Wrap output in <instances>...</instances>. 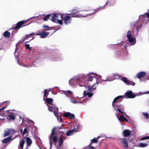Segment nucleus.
Returning <instances> with one entry per match:
<instances>
[{"instance_id": "17", "label": "nucleus", "mask_w": 149, "mask_h": 149, "mask_svg": "<svg viewBox=\"0 0 149 149\" xmlns=\"http://www.w3.org/2000/svg\"><path fill=\"white\" fill-rule=\"evenodd\" d=\"M7 118L9 121H10L11 120H14L15 119V117L14 115L13 114L8 115Z\"/></svg>"}, {"instance_id": "25", "label": "nucleus", "mask_w": 149, "mask_h": 149, "mask_svg": "<svg viewBox=\"0 0 149 149\" xmlns=\"http://www.w3.org/2000/svg\"><path fill=\"white\" fill-rule=\"evenodd\" d=\"M35 33H31L30 34H29V35H26V36L24 38L23 40L22 41V42L24 40H26L27 39L29 38V36L31 35H35Z\"/></svg>"}, {"instance_id": "26", "label": "nucleus", "mask_w": 149, "mask_h": 149, "mask_svg": "<svg viewBox=\"0 0 149 149\" xmlns=\"http://www.w3.org/2000/svg\"><path fill=\"white\" fill-rule=\"evenodd\" d=\"M148 144L146 143H140L139 146L140 147L144 148L148 146Z\"/></svg>"}, {"instance_id": "59", "label": "nucleus", "mask_w": 149, "mask_h": 149, "mask_svg": "<svg viewBox=\"0 0 149 149\" xmlns=\"http://www.w3.org/2000/svg\"><path fill=\"white\" fill-rule=\"evenodd\" d=\"M28 149L27 148H26V149Z\"/></svg>"}, {"instance_id": "1", "label": "nucleus", "mask_w": 149, "mask_h": 149, "mask_svg": "<svg viewBox=\"0 0 149 149\" xmlns=\"http://www.w3.org/2000/svg\"><path fill=\"white\" fill-rule=\"evenodd\" d=\"M124 97V96L122 95L116 97L112 102V106L118 112L119 114V113H121L120 115V118H119L117 115L116 116L118 120L120 121H127V119L124 116V115H125L127 116H128L126 114L125 112H124V110L120 109L119 106L120 105L118 106L117 104V103L122 101L123 98Z\"/></svg>"}, {"instance_id": "15", "label": "nucleus", "mask_w": 149, "mask_h": 149, "mask_svg": "<svg viewBox=\"0 0 149 149\" xmlns=\"http://www.w3.org/2000/svg\"><path fill=\"white\" fill-rule=\"evenodd\" d=\"M45 101L48 104H49V105L47 104V105H48L49 106H52V105H54V104H52V103L53 102V100L51 98H47Z\"/></svg>"}, {"instance_id": "53", "label": "nucleus", "mask_w": 149, "mask_h": 149, "mask_svg": "<svg viewBox=\"0 0 149 149\" xmlns=\"http://www.w3.org/2000/svg\"><path fill=\"white\" fill-rule=\"evenodd\" d=\"M95 84V85H96V84H97V85H98V83H97V82H96V83Z\"/></svg>"}, {"instance_id": "33", "label": "nucleus", "mask_w": 149, "mask_h": 149, "mask_svg": "<svg viewBox=\"0 0 149 149\" xmlns=\"http://www.w3.org/2000/svg\"><path fill=\"white\" fill-rule=\"evenodd\" d=\"M78 84L80 86H84L85 85L84 83L81 81H79Z\"/></svg>"}, {"instance_id": "31", "label": "nucleus", "mask_w": 149, "mask_h": 149, "mask_svg": "<svg viewBox=\"0 0 149 149\" xmlns=\"http://www.w3.org/2000/svg\"><path fill=\"white\" fill-rule=\"evenodd\" d=\"M142 114L145 118L147 119L148 118V114L147 113L143 112Z\"/></svg>"}, {"instance_id": "57", "label": "nucleus", "mask_w": 149, "mask_h": 149, "mask_svg": "<svg viewBox=\"0 0 149 149\" xmlns=\"http://www.w3.org/2000/svg\"><path fill=\"white\" fill-rule=\"evenodd\" d=\"M17 49V47H16V49H15V51H16V50ZM15 52H16V51H15Z\"/></svg>"}, {"instance_id": "22", "label": "nucleus", "mask_w": 149, "mask_h": 149, "mask_svg": "<svg viewBox=\"0 0 149 149\" xmlns=\"http://www.w3.org/2000/svg\"><path fill=\"white\" fill-rule=\"evenodd\" d=\"M83 95L84 96H86L87 95L88 97H91L92 96L93 93L89 92H87L86 91H84L83 93Z\"/></svg>"}, {"instance_id": "24", "label": "nucleus", "mask_w": 149, "mask_h": 149, "mask_svg": "<svg viewBox=\"0 0 149 149\" xmlns=\"http://www.w3.org/2000/svg\"><path fill=\"white\" fill-rule=\"evenodd\" d=\"M25 141L24 140H22L20 141L19 142V146L22 149H23V146L25 143Z\"/></svg>"}, {"instance_id": "55", "label": "nucleus", "mask_w": 149, "mask_h": 149, "mask_svg": "<svg viewBox=\"0 0 149 149\" xmlns=\"http://www.w3.org/2000/svg\"><path fill=\"white\" fill-rule=\"evenodd\" d=\"M149 93V91L147 92L146 93Z\"/></svg>"}, {"instance_id": "23", "label": "nucleus", "mask_w": 149, "mask_h": 149, "mask_svg": "<svg viewBox=\"0 0 149 149\" xmlns=\"http://www.w3.org/2000/svg\"><path fill=\"white\" fill-rule=\"evenodd\" d=\"M76 131L74 130H72L67 132L66 134L67 136H69L73 134L74 132H75Z\"/></svg>"}, {"instance_id": "21", "label": "nucleus", "mask_w": 149, "mask_h": 149, "mask_svg": "<svg viewBox=\"0 0 149 149\" xmlns=\"http://www.w3.org/2000/svg\"><path fill=\"white\" fill-rule=\"evenodd\" d=\"M26 141L27 147L30 146L32 143V140L31 139L27 137L26 138Z\"/></svg>"}, {"instance_id": "45", "label": "nucleus", "mask_w": 149, "mask_h": 149, "mask_svg": "<svg viewBox=\"0 0 149 149\" xmlns=\"http://www.w3.org/2000/svg\"><path fill=\"white\" fill-rule=\"evenodd\" d=\"M18 64H19V65H20L24 66V67H29L30 66L29 65H28L27 66H25L24 65L23 63L20 64L19 63V62L18 61Z\"/></svg>"}, {"instance_id": "40", "label": "nucleus", "mask_w": 149, "mask_h": 149, "mask_svg": "<svg viewBox=\"0 0 149 149\" xmlns=\"http://www.w3.org/2000/svg\"><path fill=\"white\" fill-rule=\"evenodd\" d=\"M25 45L27 49H29V50H31V48L30 47V45L29 44H25Z\"/></svg>"}, {"instance_id": "3", "label": "nucleus", "mask_w": 149, "mask_h": 149, "mask_svg": "<svg viewBox=\"0 0 149 149\" xmlns=\"http://www.w3.org/2000/svg\"><path fill=\"white\" fill-rule=\"evenodd\" d=\"M99 76L100 77V79H97V78H96L97 81H98L99 82H100L101 81H113L114 79H118L120 77L119 75L118 74H116L113 75V76L112 77H108L106 79L103 80L102 79V76H101L99 75Z\"/></svg>"}, {"instance_id": "44", "label": "nucleus", "mask_w": 149, "mask_h": 149, "mask_svg": "<svg viewBox=\"0 0 149 149\" xmlns=\"http://www.w3.org/2000/svg\"><path fill=\"white\" fill-rule=\"evenodd\" d=\"M97 139L94 138L91 140V141L93 143H96L97 142Z\"/></svg>"}, {"instance_id": "13", "label": "nucleus", "mask_w": 149, "mask_h": 149, "mask_svg": "<svg viewBox=\"0 0 149 149\" xmlns=\"http://www.w3.org/2000/svg\"><path fill=\"white\" fill-rule=\"evenodd\" d=\"M64 116L65 117H68L71 119H73L74 117V116L73 114L69 112L65 113L64 114Z\"/></svg>"}, {"instance_id": "49", "label": "nucleus", "mask_w": 149, "mask_h": 149, "mask_svg": "<svg viewBox=\"0 0 149 149\" xmlns=\"http://www.w3.org/2000/svg\"><path fill=\"white\" fill-rule=\"evenodd\" d=\"M41 34H42V33H39L37 34L36 35H38V36L40 35V36H41Z\"/></svg>"}, {"instance_id": "14", "label": "nucleus", "mask_w": 149, "mask_h": 149, "mask_svg": "<svg viewBox=\"0 0 149 149\" xmlns=\"http://www.w3.org/2000/svg\"><path fill=\"white\" fill-rule=\"evenodd\" d=\"M146 75V72H141L138 73L136 74L137 77L140 78L145 76Z\"/></svg>"}, {"instance_id": "54", "label": "nucleus", "mask_w": 149, "mask_h": 149, "mask_svg": "<svg viewBox=\"0 0 149 149\" xmlns=\"http://www.w3.org/2000/svg\"><path fill=\"white\" fill-rule=\"evenodd\" d=\"M17 44H16V47H17Z\"/></svg>"}, {"instance_id": "48", "label": "nucleus", "mask_w": 149, "mask_h": 149, "mask_svg": "<svg viewBox=\"0 0 149 149\" xmlns=\"http://www.w3.org/2000/svg\"><path fill=\"white\" fill-rule=\"evenodd\" d=\"M6 107H3L1 109H0V111L1 110H3L4 109L6 108Z\"/></svg>"}, {"instance_id": "39", "label": "nucleus", "mask_w": 149, "mask_h": 149, "mask_svg": "<svg viewBox=\"0 0 149 149\" xmlns=\"http://www.w3.org/2000/svg\"><path fill=\"white\" fill-rule=\"evenodd\" d=\"M147 139H149V136H144L143 137H142L141 139V140H145Z\"/></svg>"}, {"instance_id": "51", "label": "nucleus", "mask_w": 149, "mask_h": 149, "mask_svg": "<svg viewBox=\"0 0 149 149\" xmlns=\"http://www.w3.org/2000/svg\"><path fill=\"white\" fill-rule=\"evenodd\" d=\"M34 39V38L33 37H32V39H31L30 40H32Z\"/></svg>"}, {"instance_id": "34", "label": "nucleus", "mask_w": 149, "mask_h": 149, "mask_svg": "<svg viewBox=\"0 0 149 149\" xmlns=\"http://www.w3.org/2000/svg\"><path fill=\"white\" fill-rule=\"evenodd\" d=\"M63 142V140L61 138H60L58 140V143L59 144V147H60L62 144Z\"/></svg>"}, {"instance_id": "50", "label": "nucleus", "mask_w": 149, "mask_h": 149, "mask_svg": "<svg viewBox=\"0 0 149 149\" xmlns=\"http://www.w3.org/2000/svg\"><path fill=\"white\" fill-rule=\"evenodd\" d=\"M59 59H54V58H53V59H52V60L53 61H54V60H58Z\"/></svg>"}, {"instance_id": "47", "label": "nucleus", "mask_w": 149, "mask_h": 149, "mask_svg": "<svg viewBox=\"0 0 149 149\" xmlns=\"http://www.w3.org/2000/svg\"><path fill=\"white\" fill-rule=\"evenodd\" d=\"M141 26L140 25L137 26L136 29L138 31H139V29L140 28Z\"/></svg>"}, {"instance_id": "46", "label": "nucleus", "mask_w": 149, "mask_h": 149, "mask_svg": "<svg viewBox=\"0 0 149 149\" xmlns=\"http://www.w3.org/2000/svg\"><path fill=\"white\" fill-rule=\"evenodd\" d=\"M43 27L46 29L49 28V27L48 26L45 25H43Z\"/></svg>"}, {"instance_id": "2", "label": "nucleus", "mask_w": 149, "mask_h": 149, "mask_svg": "<svg viewBox=\"0 0 149 149\" xmlns=\"http://www.w3.org/2000/svg\"><path fill=\"white\" fill-rule=\"evenodd\" d=\"M71 11L73 12L72 13L69 14H66L65 15H66L64 18V23L66 25L70 24L71 23L72 19L71 17H84L86 16H79L77 14V13L79 11L77 8H74Z\"/></svg>"}, {"instance_id": "32", "label": "nucleus", "mask_w": 149, "mask_h": 149, "mask_svg": "<svg viewBox=\"0 0 149 149\" xmlns=\"http://www.w3.org/2000/svg\"><path fill=\"white\" fill-rule=\"evenodd\" d=\"M75 81L73 79V78L72 79H70L69 81V83L70 85H73Z\"/></svg>"}, {"instance_id": "6", "label": "nucleus", "mask_w": 149, "mask_h": 149, "mask_svg": "<svg viewBox=\"0 0 149 149\" xmlns=\"http://www.w3.org/2000/svg\"><path fill=\"white\" fill-rule=\"evenodd\" d=\"M47 106L49 111L50 112H53L54 115L58 118V115L57 112L58 111V108L56 107L55 105H52V106L47 105Z\"/></svg>"}, {"instance_id": "37", "label": "nucleus", "mask_w": 149, "mask_h": 149, "mask_svg": "<svg viewBox=\"0 0 149 149\" xmlns=\"http://www.w3.org/2000/svg\"><path fill=\"white\" fill-rule=\"evenodd\" d=\"M70 101L72 103L74 104H76L77 103H79V102L76 101L75 100L72 98H70Z\"/></svg>"}, {"instance_id": "10", "label": "nucleus", "mask_w": 149, "mask_h": 149, "mask_svg": "<svg viewBox=\"0 0 149 149\" xmlns=\"http://www.w3.org/2000/svg\"><path fill=\"white\" fill-rule=\"evenodd\" d=\"M125 96L127 98H133L135 97V95L133 94L132 91H129L125 93Z\"/></svg>"}, {"instance_id": "28", "label": "nucleus", "mask_w": 149, "mask_h": 149, "mask_svg": "<svg viewBox=\"0 0 149 149\" xmlns=\"http://www.w3.org/2000/svg\"><path fill=\"white\" fill-rule=\"evenodd\" d=\"M51 15L49 14L46 15L43 18V20L45 21H47L48 19L50 17L51 18Z\"/></svg>"}, {"instance_id": "42", "label": "nucleus", "mask_w": 149, "mask_h": 149, "mask_svg": "<svg viewBox=\"0 0 149 149\" xmlns=\"http://www.w3.org/2000/svg\"><path fill=\"white\" fill-rule=\"evenodd\" d=\"M56 22H57L58 24L61 25H62L63 24L62 21L61 20H59L58 19L56 21Z\"/></svg>"}, {"instance_id": "11", "label": "nucleus", "mask_w": 149, "mask_h": 149, "mask_svg": "<svg viewBox=\"0 0 149 149\" xmlns=\"http://www.w3.org/2000/svg\"><path fill=\"white\" fill-rule=\"evenodd\" d=\"M25 23V21H21L18 22L16 24V26L13 27L14 29H18L22 27V25Z\"/></svg>"}, {"instance_id": "5", "label": "nucleus", "mask_w": 149, "mask_h": 149, "mask_svg": "<svg viewBox=\"0 0 149 149\" xmlns=\"http://www.w3.org/2000/svg\"><path fill=\"white\" fill-rule=\"evenodd\" d=\"M54 128L52 129V131L51 134L49 137L51 147L53 144L52 141H53L54 144L55 145H56L57 141V137L56 136H55L54 134Z\"/></svg>"}, {"instance_id": "38", "label": "nucleus", "mask_w": 149, "mask_h": 149, "mask_svg": "<svg viewBox=\"0 0 149 149\" xmlns=\"http://www.w3.org/2000/svg\"><path fill=\"white\" fill-rule=\"evenodd\" d=\"M142 16L143 17H145L146 16H147V17L148 18H149V13H146L144 14L143 15H140L139 16L140 17L141 16Z\"/></svg>"}, {"instance_id": "43", "label": "nucleus", "mask_w": 149, "mask_h": 149, "mask_svg": "<svg viewBox=\"0 0 149 149\" xmlns=\"http://www.w3.org/2000/svg\"><path fill=\"white\" fill-rule=\"evenodd\" d=\"M47 93V89L45 90V92L44 96V100H45L44 97H46V94Z\"/></svg>"}, {"instance_id": "18", "label": "nucleus", "mask_w": 149, "mask_h": 149, "mask_svg": "<svg viewBox=\"0 0 149 149\" xmlns=\"http://www.w3.org/2000/svg\"><path fill=\"white\" fill-rule=\"evenodd\" d=\"M49 32H43L42 33L40 38H44L47 37L49 34Z\"/></svg>"}, {"instance_id": "27", "label": "nucleus", "mask_w": 149, "mask_h": 149, "mask_svg": "<svg viewBox=\"0 0 149 149\" xmlns=\"http://www.w3.org/2000/svg\"><path fill=\"white\" fill-rule=\"evenodd\" d=\"M3 35L4 37L9 38L10 36V33L9 32L6 31L4 33Z\"/></svg>"}, {"instance_id": "29", "label": "nucleus", "mask_w": 149, "mask_h": 149, "mask_svg": "<svg viewBox=\"0 0 149 149\" xmlns=\"http://www.w3.org/2000/svg\"><path fill=\"white\" fill-rule=\"evenodd\" d=\"M27 129L26 128H25L24 129L23 131L22 129H21L20 132L22 133V135H24L25 134L27 133Z\"/></svg>"}, {"instance_id": "41", "label": "nucleus", "mask_w": 149, "mask_h": 149, "mask_svg": "<svg viewBox=\"0 0 149 149\" xmlns=\"http://www.w3.org/2000/svg\"><path fill=\"white\" fill-rule=\"evenodd\" d=\"M96 88V87H94V85L92 86L91 88L90 87H88V89L90 91L91 90H94Z\"/></svg>"}, {"instance_id": "35", "label": "nucleus", "mask_w": 149, "mask_h": 149, "mask_svg": "<svg viewBox=\"0 0 149 149\" xmlns=\"http://www.w3.org/2000/svg\"><path fill=\"white\" fill-rule=\"evenodd\" d=\"M64 93L65 95H67L68 97H69V96L67 95V94H71L72 93V92L71 91H64Z\"/></svg>"}, {"instance_id": "12", "label": "nucleus", "mask_w": 149, "mask_h": 149, "mask_svg": "<svg viewBox=\"0 0 149 149\" xmlns=\"http://www.w3.org/2000/svg\"><path fill=\"white\" fill-rule=\"evenodd\" d=\"M84 77V74H80L74 77L73 79L76 82L79 81L81 79H83Z\"/></svg>"}, {"instance_id": "52", "label": "nucleus", "mask_w": 149, "mask_h": 149, "mask_svg": "<svg viewBox=\"0 0 149 149\" xmlns=\"http://www.w3.org/2000/svg\"><path fill=\"white\" fill-rule=\"evenodd\" d=\"M103 7H99V9H100L101 8H102Z\"/></svg>"}, {"instance_id": "7", "label": "nucleus", "mask_w": 149, "mask_h": 149, "mask_svg": "<svg viewBox=\"0 0 149 149\" xmlns=\"http://www.w3.org/2000/svg\"><path fill=\"white\" fill-rule=\"evenodd\" d=\"M63 15L61 14L57 13L53 14L51 15L50 19L54 22H56V21L59 18V17H60L62 19H63Z\"/></svg>"}, {"instance_id": "20", "label": "nucleus", "mask_w": 149, "mask_h": 149, "mask_svg": "<svg viewBox=\"0 0 149 149\" xmlns=\"http://www.w3.org/2000/svg\"><path fill=\"white\" fill-rule=\"evenodd\" d=\"M121 143L124 145V147L126 148L127 149L128 148V143L127 141L126 140H124L123 141H121Z\"/></svg>"}, {"instance_id": "19", "label": "nucleus", "mask_w": 149, "mask_h": 149, "mask_svg": "<svg viewBox=\"0 0 149 149\" xmlns=\"http://www.w3.org/2000/svg\"><path fill=\"white\" fill-rule=\"evenodd\" d=\"M12 140L11 137L10 136L3 139L2 142L3 143H6Z\"/></svg>"}, {"instance_id": "9", "label": "nucleus", "mask_w": 149, "mask_h": 149, "mask_svg": "<svg viewBox=\"0 0 149 149\" xmlns=\"http://www.w3.org/2000/svg\"><path fill=\"white\" fill-rule=\"evenodd\" d=\"M122 80L127 85H131L132 86H134L135 83L132 81H129L126 77H124L122 78Z\"/></svg>"}, {"instance_id": "36", "label": "nucleus", "mask_w": 149, "mask_h": 149, "mask_svg": "<svg viewBox=\"0 0 149 149\" xmlns=\"http://www.w3.org/2000/svg\"><path fill=\"white\" fill-rule=\"evenodd\" d=\"M10 134H13L16 132V131L13 129H9Z\"/></svg>"}, {"instance_id": "8", "label": "nucleus", "mask_w": 149, "mask_h": 149, "mask_svg": "<svg viewBox=\"0 0 149 149\" xmlns=\"http://www.w3.org/2000/svg\"><path fill=\"white\" fill-rule=\"evenodd\" d=\"M91 74H93L95 77H96V76L98 75L96 74L93 73H90L89 74H87L86 75L84 74V77H83V79L85 81H92L94 77L91 75Z\"/></svg>"}, {"instance_id": "4", "label": "nucleus", "mask_w": 149, "mask_h": 149, "mask_svg": "<svg viewBox=\"0 0 149 149\" xmlns=\"http://www.w3.org/2000/svg\"><path fill=\"white\" fill-rule=\"evenodd\" d=\"M133 34L132 32L129 30L128 31L127 35V37L128 39V41L131 45H134L136 43V39L132 36Z\"/></svg>"}, {"instance_id": "56", "label": "nucleus", "mask_w": 149, "mask_h": 149, "mask_svg": "<svg viewBox=\"0 0 149 149\" xmlns=\"http://www.w3.org/2000/svg\"><path fill=\"white\" fill-rule=\"evenodd\" d=\"M34 17H31L30 19H31V18H33Z\"/></svg>"}, {"instance_id": "60", "label": "nucleus", "mask_w": 149, "mask_h": 149, "mask_svg": "<svg viewBox=\"0 0 149 149\" xmlns=\"http://www.w3.org/2000/svg\"><path fill=\"white\" fill-rule=\"evenodd\" d=\"M148 11H149V9L148 10Z\"/></svg>"}, {"instance_id": "58", "label": "nucleus", "mask_w": 149, "mask_h": 149, "mask_svg": "<svg viewBox=\"0 0 149 149\" xmlns=\"http://www.w3.org/2000/svg\"><path fill=\"white\" fill-rule=\"evenodd\" d=\"M2 115L1 114H0V116H1Z\"/></svg>"}, {"instance_id": "30", "label": "nucleus", "mask_w": 149, "mask_h": 149, "mask_svg": "<svg viewBox=\"0 0 149 149\" xmlns=\"http://www.w3.org/2000/svg\"><path fill=\"white\" fill-rule=\"evenodd\" d=\"M10 134V132L9 130V129L8 130H6L5 131L4 134V136H8V135H9V134Z\"/></svg>"}, {"instance_id": "16", "label": "nucleus", "mask_w": 149, "mask_h": 149, "mask_svg": "<svg viewBox=\"0 0 149 149\" xmlns=\"http://www.w3.org/2000/svg\"><path fill=\"white\" fill-rule=\"evenodd\" d=\"M131 133V131L128 130H125L123 132V134L125 137L129 136Z\"/></svg>"}]
</instances>
